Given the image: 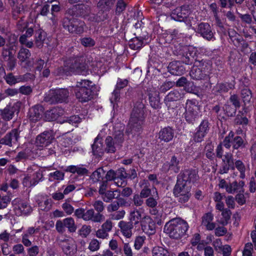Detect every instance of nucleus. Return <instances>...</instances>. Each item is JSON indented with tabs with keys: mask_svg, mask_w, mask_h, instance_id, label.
Returning a JSON list of instances; mask_svg holds the SVG:
<instances>
[{
	"mask_svg": "<svg viewBox=\"0 0 256 256\" xmlns=\"http://www.w3.org/2000/svg\"><path fill=\"white\" fill-rule=\"evenodd\" d=\"M126 178V173L124 168L119 169L116 171V184L118 186H124L126 182L124 178Z\"/></svg>",
	"mask_w": 256,
	"mask_h": 256,
	"instance_id": "36",
	"label": "nucleus"
},
{
	"mask_svg": "<svg viewBox=\"0 0 256 256\" xmlns=\"http://www.w3.org/2000/svg\"><path fill=\"white\" fill-rule=\"evenodd\" d=\"M59 246L66 255H72L76 252V245L72 238L62 237L58 239Z\"/></svg>",
	"mask_w": 256,
	"mask_h": 256,
	"instance_id": "10",
	"label": "nucleus"
},
{
	"mask_svg": "<svg viewBox=\"0 0 256 256\" xmlns=\"http://www.w3.org/2000/svg\"><path fill=\"white\" fill-rule=\"evenodd\" d=\"M45 38L46 33L44 32L38 30L36 32L35 43L38 47L42 46Z\"/></svg>",
	"mask_w": 256,
	"mask_h": 256,
	"instance_id": "48",
	"label": "nucleus"
},
{
	"mask_svg": "<svg viewBox=\"0 0 256 256\" xmlns=\"http://www.w3.org/2000/svg\"><path fill=\"white\" fill-rule=\"evenodd\" d=\"M120 195V192L118 190L114 191L107 190L101 196L102 198L106 202H110L114 198H118Z\"/></svg>",
	"mask_w": 256,
	"mask_h": 256,
	"instance_id": "39",
	"label": "nucleus"
},
{
	"mask_svg": "<svg viewBox=\"0 0 256 256\" xmlns=\"http://www.w3.org/2000/svg\"><path fill=\"white\" fill-rule=\"evenodd\" d=\"M228 36L234 44L237 47L240 46L241 42L244 41L242 37L234 30L230 29L228 30Z\"/></svg>",
	"mask_w": 256,
	"mask_h": 256,
	"instance_id": "40",
	"label": "nucleus"
},
{
	"mask_svg": "<svg viewBox=\"0 0 256 256\" xmlns=\"http://www.w3.org/2000/svg\"><path fill=\"white\" fill-rule=\"evenodd\" d=\"M184 97V94L180 92L178 90H174L170 92L165 97L166 102L176 101Z\"/></svg>",
	"mask_w": 256,
	"mask_h": 256,
	"instance_id": "42",
	"label": "nucleus"
},
{
	"mask_svg": "<svg viewBox=\"0 0 256 256\" xmlns=\"http://www.w3.org/2000/svg\"><path fill=\"white\" fill-rule=\"evenodd\" d=\"M80 122L81 118L78 116H72L66 118L64 120L63 122H68L70 124L76 126Z\"/></svg>",
	"mask_w": 256,
	"mask_h": 256,
	"instance_id": "58",
	"label": "nucleus"
},
{
	"mask_svg": "<svg viewBox=\"0 0 256 256\" xmlns=\"http://www.w3.org/2000/svg\"><path fill=\"white\" fill-rule=\"evenodd\" d=\"M104 216L100 213H96L93 209H90L84 212L83 220H91L95 222H100L104 220Z\"/></svg>",
	"mask_w": 256,
	"mask_h": 256,
	"instance_id": "21",
	"label": "nucleus"
},
{
	"mask_svg": "<svg viewBox=\"0 0 256 256\" xmlns=\"http://www.w3.org/2000/svg\"><path fill=\"white\" fill-rule=\"evenodd\" d=\"M168 70L170 74L174 75L180 76L184 74L185 68L180 64V62H172L168 66Z\"/></svg>",
	"mask_w": 256,
	"mask_h": 256,
	"instance_id": "30",
	"label": "nucleus"
},
{
	"mask_svg": "<svg viewBox=\"0 0 256 256\" xmlns=\"http://www.w3.org/2000/svg\"><path fill=\"white\" fill-rule=\"evenodd\" d=\"M200 234L196 233L194 234L191 239L190 243L192 246L198 245L197 248L198 250H202L203 248V242H200Z\"/></svg>",
	"mask_w": 256,
	"mask_h": 256,
	"instance_id": "50",
	"label": "nucleus"
},
{
	"mask_svg": "<svg viewBox=\"0 0 256 256\" xmlns=\"http://www.w3.org/2000/svg\"><path fill=\"white\" fill-rule=\"evenodd\" d=\"M140 226L142 230L146 234L152 235L155 233V223L150 216H143Z\"/></svg>",
	"mask_w": 256,
	"mask_h": 256,
	"instance_id": "15",
	"label": "nucleus"
},
{
	"mask_svg": "<svg viewBox=\"0 0 256 256\" xmlns=\"http://www.w3.org/2000/svg\"><path fill=\"white\" fill-rule=\"evenodd\" d=\"M102 147L103 144L102 140L98 138H96L94 143L92 146L94 154L98 156H102L104 152Z\"/></svg>",
	"mask_w": 256,
	"mask_h": 256,
	"instance_id": "38",
	"label": "nucleus"
},
{
	"mask_svg": "<svg viewBox=\"0 0 256 256\" xmlns=\"http://www.w3.org/2000/svg\"><path fill=\"white\" fill-rule=\"evenodd\" d=\"M210 65L203 60H196L190 74L194 80H198L206 76L210 70Z\"/></svg>",
	"mask_w": 256,
	"mask_h": 256,
	"instance_id": "6",
	"label": "nucleus"
},
{
	"mask_svg": "<svg viewBox=\"0 0 256 256\" xmlns=\"http://www.w3.org/2000/svg\"><path fill=\"white\" fill-rule=\"evenodd\" d=\"M188 228V223L179 218H174L166 222L164 232L170 238L178 239L184 236Z\"/></svg>",
	"mask_w": 256,
	"mask_h": 256,
	"instance_id": "3",
	"label": "nucleus"
},
{
	"mask_svg": "<svg viewBox=\"0 0 256 256\" xmlns=\"http://www.w3.org/2000/svg\"><path fill=\"white\" fill-rule=\"evenodd\" d=\"M94 84L90 80H82L77 82L75 93L76 98L81 102H86L92 98V88Z\"/></svg>",
	"mask_w": 256,
	"mask_h": 256,
	"instance_id": "4",
	"label": "nucleus"
},
{
	"mask_svg": "<svg viewBox=\"0 0 256 256\" xmlns=\"http://www.w3.org/2000/svg\"><path fill=\"white\" fill-rule=\"evenodd\" d=\"M180 158L174 156L172 157L170 162H166L163 164L162 170L165 172L170 170L174 173H178L180 168Z\"/></svg>",
	"mask_w": 256,
	"mask_h": 256,
	"instance_id": "19",
	"label": "nucleus"
},
{
	"mask_svg": "<svg viewBox=\"0 0 256 256\" xmlns=\"http://www.w3.org/2000/svg\"><path fill=\"white\" fill-rule=\"evenodd\" d=\"M197 32L204 38L208 40H212L214 38V32L210 26L206 22H201L198 25Z\"/></svg>",
	"mask_w": 256,
	"mask_h": 256,
	"instance_id": "16",
	"label": "nucleus"
},
{
	"mask_svg": "<svg viewBox=\"0 0 256 256\" xmlns=\"http://www.w3.org/2000/svg\"><path fill=\"white\" fill-rule=\"evenodd\" d=\"M184 54L182 58L183 63L186 64H191L194 62L196 60V49L192 46H186L184 48Z\"/></svg>",
	"mask_w": 256,
	"mask_h": 256,
	"instance_id": "17",
	"label": "nucleus"
},
{
	"mask_svg": "<svg viewBox=\"0 0 256 256\" xmlns=\"http://www.w3.org/2000/svg\"><path fill=\"white\" fill-rule=\"evenodd\" d=\"M189 12V6H183L174 9L172 12L170 16L172 18L176 21L183 22L187 18Z\"/></svg>",
	"mask_w": 256,
	"mask_h": 256,
	"instance_id": "14",
	"label": "nucleus"
},
{
	"mask_svg": "<svg viewBox=\"0 0 256 256\" xmlns=\"http://www.w3.org/2000/svg\"><path fill=\"white\" fill-rule=\"evenodd\" d=\"M92 206L97 212L96 213L101 214L104 210V202L100 200H96L92 203Z\"/></svg>",
	"mask_w": 256,
	"mask_h": 256,
	"instance_id": "60",
	"label": "nucleus"
},
{
	"mask_svg": "<svg viewBox=\"0 0 256 256\" xmlns=\"http://www.w3.org/2000/svg\"><path fill=\"white\" fill-rule=\"evenodd\" d=\"M210 129L209 122L208 120H203L196 129V132L193 136V140L196 142H201L208 134Z\"/></svg>",
	"mask_w": 256,
	"mask_h": 256,
	"instance_id": "13",
	"label": "nucleus"
},
{
	"mask_svg": "<svg viewBox=\"0 0 256 256\" xmlns=\"http://www.w3.org/2000/svg\"><path fill=\"white\" fill-rule=\"evenodd\" d=\"M84 22L77 19H73L71 26L69 27L68 31L72 34H81L84 31Z\"/></svg>",
	"mask_w": 256,
	"mask_h": 256,
	"instance_id": "26",
	"label": "nucleus"
},
{
	"mask_svg": "<svg viewBox=\"0 0 256 256\" xmlns=\"http://www.w3.org/2000/svg\"><path fill=\"white\" fill-rule=\"evenodd\" d=\"M168 252L160 246H155L152 250V256H168Z\"/></svg>",
	"mask_w": 256,
	"mask_h": 256,
	"instance_id": "57",
	"label": "nucleus"
},
{
	"mask_svg": "<svg viewBox=\"0 0 256 256\" xmlns=\"http://www.w3.org/2000/svg\"><path fill=\"white\" fill-rule=\"evenodd\" d=\"M2 56L4 57L6 62V66L10 70H12L15 68L16 60L12 56L10 49L3 48L2 52Z\"/></svg>",
	"mask_w": 256,
	"mask_h": 256,
	"instance_id": "24",
	"label": "nucleus"
},
{
	"mask_svg": "<svg viewBox=\"0 0 256 256\" xmlns=\"http://www.w3.org/2000/svg\"><path fill=\"white\" fill-rule=\"evenodd\" d=\"M191 186L192 185H188L180 178L178 179L174 189V194L180 202L185 203L188 200L191 196Z\"/></svg>",
	"mask_w": 256,
	"mask_h": 256,
	"instance_id": "5",
	"label": "nucleus"
},
{
	"mask_svg": "<svg viewBox=\"0 0 256 256\" xmlns=\"http://www.w3.org/2000/svg\"><path fill=\"white\" fill-rule=\"evenodd\" d=\"M150 103L152 108L158 109L160 108V98L157 92L149 95Z\"/></svg>",
	"mask_w": 256,
	"mask_h": 256,
	"instance_id": "46",
	"label": "nucleus"
},
{
	"mask_svg": "<svg viewBox=\"0 0 256 256\" xmlns=\"http://www.w3.org/2000/svg\"><path fill=\"white\" fill-rule=\"evenodd\" d=\"M14 210L16 215H26L31 212L32 208L26 202H21L15 207Z\"/></svg>",
	"mask_w": 256,
	"mask_h": 256,
	"instance_id": "34",
	"label": "nucleus"
},
{
	"mask_svg": "<svg viewBox=\"0 0 256 256\" xmlns=\"http://www.w3.org/2000/svg\"><path fill=\"white\" fill-rule=\"evenodd\" d=\"M234 133L232 132H230L225 137L222 143V146H224L226 148H229L232 146V142L234 140Z\"/></svg>",
	"mask_w": 256,
	"mask_h": 256,
	"instance_id": "55",
	"label": "nucleus"
},
{
	"mask_svg": "<svg viewBox=\"0 0 256 256\" xmlns=\"http://www.w3.org/2000/svg\"><path fill=\"white\" fill-rule=\"evenodd\" d=\"M244 146V140L240 136H234L232 142V148L234 149L237 150L238 148Z\"/></svg>",
	"mask_w": 256,
	"mask_h": 256,
	"instance_id": "61",
	"label": "nucleus"
},
{
	"mask_svg": "<svg viewBox=\"0 0 256 256\" xmlns=\"http://www.w3.org/2000/svg\"><path fill=\"white\" fill-rule=\"evenodd\" d=\"M66 170L73 174L76 173L79 176H84L88 172V170L82 165L70 166L67 168Z\"/></svg>",
	"mask_w": 256,
	"mask_h": 256,
	"instance_id": "37",
	"label": "nucleus"
},
{
	"mask_svg": "<svg viewBox=\"0 0 256 256\" xmlns=\"http://www.w3.org/2000/svg\"><path fill=\"white\" fill-rule=\"evenodd\" d=\"M235 86L234 80L232 82L218 83L214 86V90L216 92L222 93L226 92L234 88Z\"/></svg>",
	"mask_w": 256,
	"mask_h": 256,
	"instance_id": "32",
	"label": "nucleus"
},
{
	"mask_svg": "<svg viewBox=\"0 0 256 256\" xmlns=\"http://www.w3.org/2000/svg\"><path fill=\"white\" fill-rule=\"evenodd\" d=\"M241 97L245 104L249 103L252 98V91L246 88L242 89L241 90Z\"/></svg>",
	"mask_w": 256,
	"mask_h": 256,
	"instance_id": "47",
	"label": "nucleus"
},
{
	"mask_svg": "<svg viewBox=\"0 0 256 256\" xmlns=\"http://www.w3.org/2000/svg\"><path fill=\"white\" fill-rule=\"evenodd\" d=\"M38 231V228H34V227H30L22 234V242L26 246H30L32 245V242L28 240L30 236H32L34 234Z\"/></svg>",
	"mask_w": 256,
	"mask_h": 256,
	"instance_id": "33",
	"label": "nucleus"
},
{
	"mask_svg": "<svg viewBox=\"0 0 256 256\" xmlns=\"http://www.w3.org/2000/svg\"><path fill=\"white\" fill-rule=\"evenodd\" d=\"M20 132L18 128L12 130L0 140V144L10 147L16 146L20 138Z\"/></svg>",
	"mask_w": 256,
	"mask_h": 256,
	"instance_id": "9",
	"label": "nucleus"
},
{
	"mask_svg": "<svg viewBox=\"0 0 256 256\" xmlns=\"http://www.w3.org/2000/svg\"><path fill=\"white\" fill-rule=\"evenodd\" d=\"M144 108V105L142 102L135 104L126 130L128 135H136L142 130L145 118Z\"/></svg>",
	"mask_w": 256,
	"mask_h": 256,
	"instance_id": "1",
	"label": "nucleus"
},
{
	"mask_svg": "<svg viewBox=\"0 0 256 256\" xmlns=\"http://www.w3.org/2000/svg\"><path fill=\"white\" fill-rule=\"evenodd\" d=\"M28 256H38L40 253V248L37 246H33L27 249Z\"/></svg>",
	"mask_w": 256,
	"mask_h": 256,
	"instance_id": "64",
	"label": "nucleus"
},
{
	"mask_svg": "<svg viewBox=\"0 0 256 256\" xmlns=\"http://www.w3.org/2000/svg\"><path fill=\"white\" fill-rule=\"evenodd\" d=\"M144 39L142 36L133 38L129 42L130 48L134 50L140 49L142 46Z\"/></svg>",
	"mask_w": 256,
	"mask_h": 256,
	"instance_id": "45",
	"label": "nucleus"
},
{
	"mask_svg": "<svg viewBox=\"0 0 256 256\" xmlns=\"http://www.w3.org/2000/svg\"><path fill=\"white\" fill-rule=\"evenodd\" d=\"M64 114V110L62 108L58 106L54 107L46 112L45 118L48 121H54Z\"/></svg>",
	"mask_w": 256,
	"mask_h": 256,
	"instance_id": "22",
	"label": "nucleus"
},
{
	"mask_svg": "<svg viewBox=\"0 0 256 256\" xmlns=\"http://www.w3.org/2000/svg\"><path fill=\"white\" fill-rule=\"evenodd\" d=\"M118 226L124 236L128 238L132 236V229L134 228V225L132 222L121 220L118 222Z\"/></svg>",
	"mask_w": 256,
	"mask_h": 256,
	"instance_id": "31",
	"label": "nucleus"
},
{
	"mask_svg": "<svg viewBox=\"0 0 256 256\" xmlns=\"http://www.w3.org/2000/svg\"><path fill=\"white\" fill-rule=\"evenodd\" d=\"M198 106L196 100H187L185 106L184 117L188 122H193L198 116Z\"/></svg>",
	"mask_w": 256,
	"mask_h": 256,
	"instance_id": "8",
	"label": "nucleus"
},
{
	"mask_svg": "<svg viewBox=\"0 0 256 256\" xmlns=\"http://www.w3.org/2000/svg\"><path fill=\"white\" fill-rule=\"evenodd\" d=\"M116 0H100L98 3V8L103 12L109 11Z\"/></svg>",
	"mask_w": 256,
	"mask_h": 256,
	"instance_id": "43",
	"label": "nucleus"
},
{
	"mask_svg": "<svg viewBox=\"0 0 256 256\" xmlns=\"http://www.w3.org/2000/svg\"><path fill=\"white\" fill-rule=\"evenodd\" d=\"M64 172L61 171L56 170L49 174L48 180L50 182H52L54 180H62L64 179Z\"/></svg>",
	"mask_w": 256,
	"mask_h": 256,
	"instance_id": "49",
	"label": "nucleus"
},
{
	"mask_svg": "<svg viewBox=\"0 0 256 256\" xmlns=\"http://www.w3.org/2000/svg\"><path fill=\"white\" fill-rule=\"evenodd\" d=\"M80 42L85 47H91L95 44V41L90 37H84L81 38Z\"/></svg>",
	"mask_w": 256,
	"mask_h": 256,
	"instance_id": "62",
	"label": "nucleus"
},
{
	"mask_svg": "<svg viewBox=\"0 0 256 256\" xmlns=\"http://www.w3.org/2000/svg\"><path fill=\"white\" fill-rule=\"evenodd\" d=\"M54 138L52 132L45 131L37 136L36 143L38 146H46L52 142Z\"/></svg>",
	"mask_w": 256,
	"mask_h": 256,
	"instance_id": "18",
	"label": "nucleus"
},
{
	"mask_svg": "<svg viewBox=\"0 0 256 256\" xmlns=\"http://www.w3.org/2000/svg\"><path fill=\"white\" fill-rule=\"evenodd\" d=\"M124 126L120 124L118 126H115L114 131L113 134V139L114 142H116L120 147L124 141Z\"/></svg>",
	"mask_w": 256,
	"mask_h": 256,
	"instance_id": "23",
	"label": "nucleus"
},
{
	"mask_svg": "<svg viewBox=\"0 0 256 256\" xmlns=\"http://www.w3.org/2000/svg\"><path fill=\"white\" fill-rule=\"evenodd\" d=\"M92 61V58L88 56L71 57L64 62V70L66 74L72 72L84 75L86 74Z\"/></svg>",
	"mask_w": 256,
	"mask_h": 256,
	"instance_id": "2",
	"label": "nucleus"
},
{
	"mask_svg": "<svg viewBox=\"0 0 256 256\" xmlns=\"http://www.w3.org/2000/svg\"><path fill=\"white\" fill-rule=\"evenodd\" d=\"M43 113L42 108L39 106H35L30 108L28 117L30 120L34 122L39 120L42 116Z\"/></svg>",
	"mask_w": 256,
	"mask_h": 256,
	"instance_id": "25",
	"label": "nucleus"
},
{
	"mask_svg": "<svg viewBox=\"0 0 256 256\" xmlns=\"http://www.w3.org/2000/svg\"><path fill=\"white\" fill-rule=\"evenodd\" d=\"M77 10V15L82 16H84L88 15L90 12V8L88 6L86 5L76 6Z\"/></svg>",
	"mask_w": 256,
	"mask_h": 256,
	"instance_id": "53",
	"label": "nucleus"
},
{
	"mask_svg": "<svg viewBox=\"0 0 256 256\" xmlns=\"http://www.w3.org/2000/svg\"><path fill=\"white\" fill-rule=\"evenodd\" d=\"M224 110L228 116H233L235 115L236 108L232 106L228 102L226 103L223 107Z\"/></svg>",
	"mask_w": 256,
	"mask_h": 256,
	"instance_id": "56",
	"label": "nucleus"
},
{
	"mask_svg": "<svg viewBox=\"0 0 256 256\" xmlns=\"http://www.w3.org/2000/svg\"><path fill=\"white\" fill-rule=\"evenodd\" d=\"M197 172L194 170H186L183 172L182 174L178 178L188 184V185H191V182H194L198 178Z\"/></svg>",
	"mask_w": 256,
	"mask_h": 256,
	"instance_id": "20",
	"label": "nucleus"
},
{
	"mask_svg": "<svg viewBox=\"0 0 256 256\" xmlns=\"http://www.w3.org/2000/svg\"><path fill=\"white\" fill-rule=\"evenodd\" d=\"M104 176V171L102 168H100L92 173L91 176V178L94 182L99 181L102 180Z\"/></svg>",
	"mask_w": 256,
	"mask_h": 256,
	"instance_id": "51",
	"label": "nucleus"
},
{
	"mask_svg": "<svg viewBox=\"0 0 256 256\" xmlns=\"http://www.w3.org/2000/svg\"><path fill=\"white\" fill-rule=\"evenodd\" d=\"M235 166L236 168L240 172V178H245L246 168L244 163L240 160H236L235 162Z\"/></svg>",
	"mask_w": 256,
	"mask_h": 256,
	"instance_id": "59",
	"label": "nucleus"
},
{
	"mask_svg": "<svg viewBox=\"0 0 256 256\" xmlns=\"http://www.w3.org/2000/svg\"><path fill=\"white\" fill-rule=\"evenodd\" d=\"M142 212L138 210H135L130 212V222H132V224L136 225L140 222L141 223V220L142 218Z\"/></svg>",
	"mask_w": 256,
	"mask_h": 256,
	"instance_id": "41",
	"label": "nucleus"
},
{
	"mask_svg": "<svg viewBox=\"0 0 256 256\" xmlns=\"http://www.w3.org/2000/svg\"><path fill=\"white\" fill-rule=\"evenodd\" d=\"M174 134V130L172 128L166 127L160 131L159 138L165 142H168L173 138Z\"/></svg>",
	"mask_w": 256,
	"mask_h": 256,
	"instance_id": "28",
	"label": "nucleus"
},
{
	"mask_svg": "<svg viewBox=\"0 0 256 256\" xmlns=\"http://www.w3.org/2000/svg\"><path fill=\"white\" fill-rule=\"evenodd\" d=\"M106 147L104 150L108 153H114L120 146L116 144L112 136H108L105 140Z\"/></svg>",
	"mask_w": 256,
	"mask_h": 256,
	"instance_id": "35",
	"label": "nucleus"
},
{
	"mask_svg": "<svg viewBox=\"0 0 256 256\" xmlns=\"http://www.w3.org/2000/svg\"><path fill=\"white\" fill-rule=\"evenodd\" d=\"M214 215L211 212L205 214L202 217V224L208 230H212L216 228V224L212 222Z\"/></svg>",
	"mask_w": 256,
	"mask_h": 256,
	"instance_id": "29",
	"label": "nucleus"
},
{
	"mask_svg": "<svg viewBox=\"0 0 256 256\" xmlns=\"http://www.w3.org/2000/svg\"><path fill=\"white\" fill-rule=\"evenodd\" d=\"M152 196L146 200V204L148 207L154 208L158 204L157 200L158 198V192L156 188H152Z\"/></svg>",
	"mask_w": 256,
	"mask_h": 256,
	"instance_id": "44",
	"label": "nucleus"
},
{
	"mask_svg": "<svg viewBox=\"0 0 256 256\" xmlns=\"http://www.w3.org/2000/svg\"><path fill=\"white\" fill-rule=\"evenodd\" d=\"M68 96L69 92L67 89L51 90L46 94L44 100L50 104L62 102L66 101Z\"/></svg>",
	"mask_w": 256,
	"mask_h": 256,
	"instance_id": "7",
	"label": "nucleus"
},
{
	"mask_svg": "<svg viewBox=\"0 0 256 256\" xmlns=\"http://www.w3.org/2000/svg\"><path fill=\"white\" fill-rule=\"evenodd\" d=\"M31 54L30 50L25 48H21L18 52V58L22 62H24L30 58Z\"/></svg>",
	"mask_w": 256,
	"mask_h": 256,
	"instance_id": "52",
	"label": "nucleus"
},
{
	"mask_svg": "<svg viewBox=\"0 0 256 256\" xmlns=\"http://www.w3.org/2000/svg\"><path fill=\"white\" fill-rule=\"evenodd\" d=\"M42 174L40 170L34 172L31 177L32 186H36L40 181L42 180Z\"/></svg>",
	"mask_w": 256,
	"mask_h": 256,
	"instance_id": "54",
	"label": "nucleus"
},
{
	"mask_svg": "<svg viewBox=\"0 0 256 256\" xmlns=\"http://www.w3.org/2000/svg\"><path fill=\"white\" fill-rule=\"evenodd\" d=\"M244 182L242 180H240L238 182L234 181L232 182L228 183V185H226V190L229 194H234L238 190L239 192H244Z\"/></svg>",
	"mask_w": 256,
	"mask_h": 256,
	"instance_id": "27",
	"label": "nucleus"
},
{
	"mask_svg": "<svg viewBox=\"0 0 256 256\" xmlns=\"http://www.w3.org/2000/svg\"><path fill=\"white\" fill-rule=\"evenodd\" d=\"M253 246L252 243L248 242L245 244L242 252V256H252Z\"/></svg>",
	"mask_w": 256,
	"mask_h": 256,
	"instance_id": "63",
	"label": "nucleus"
},
{
	"mask_svg": "<svg viewBox=\"0 0 256 256\" xmlns=\"http://www.w3.org/2000/svg\"><path fill=\"white\" fill-rule=\"evenodd\" d=\"M66 228H67L70 232H76L77 227L73 218L68 217L62 220H57L56 224V229L58 232L64 233L66 231Z\"/></svg>",
	"mask_w": 256,
	"mask_h": 256,
	"instance_id": "11",
	"label": "nucleus"
},
{
	"mask_svg": "<svg viewBox=\"0 0 256 256\" xmlns=\"http://www.w3.org/2000/svg\"><path fill=\"white\" fill-rule=\"evenodd\" d=\"M20 106V102H16L13 104L7 105L4 108L0 110V116L5 121H10L14 116V114L19 112Z\"/></svg>",
	"mask_w": 256,
	"mask_h": 256,
	"instance_id": "12",
	"label": "nucleus"
}]
</instances>
